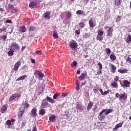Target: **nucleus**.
<instances>
[{
    "label": "nucleus",
    "instance_id": "obj_38",
    "mask_svg": "<svg viewBox=\"0 0 131 131\" xmlns=\"http://www.w3.org/2000/svg\"><path fill=\"white\" fill-rule=\"evenodd\" d=\"M53 36L54 37V38L57 39L59 38V36L58 35V33L57 32H54L53 33Z\"/></svg>",
    "mask_w": 131,
    "mask_h": 131
},
{
    "label": "nucleus",
    "instance_id": "obj_26",
    "mask_svg": "<svg viewBox=\"0 0 131 131\" xmlns=\"http://www.w3.org/2000/svg\"><path fill=\"white\" fill-rule=\"evenodd\" d=\"M70 47L72 49H76L77 48V43L72 42L70 43Z\"/></svg>",
    "mask_w": 131,
    "mask_h": 131
},
{
    "label": "nucleus",
    "instance_id": "obj_43",
    "mask_svg": "<svg viewBox=\"0 0 131 131\" xmlns=\"http://www.w3.org/2000/svg\"><path fill=\"white\" fill-rule=\"evenodd\" d=\"M7 35H4L1 37L2 41H6L7 40Z\"/></svg>",
    "mask_w": 131,
    "mask_h": 131
},
{
    "label": "nucleus",
    "instance_id": "obj_28",
    "mask_svg": "<svg viewBox=\"0 0 131 131\" xmlns=\"http://www.w3.org/2000/svg\"><path fill=\"white\" fill-rule=\"evenodd\" d=\"M46 100L47 102H49V103H55V100H54L53 99L51 98V97L49 96L46 97Z\"/></svg>",
    "mask_w": 131,
    "mask_h": 131
},
{
    "label": "nucleus",
    "instance_id": "obj_13",
    "mask_svg": "<svg viewBox=\"0 0 131 131\" xmlns=\"http://www.w3.org/2000/svg\"><path fill=\"white\" fill-rule=\"evenodd\" d=\"M108 66L109 67H111V68H112L111 72L112 73H115V72H116V69H117L116 66H114V64L112 63H110Z\"/></svg>",
    "mask_w": 131,
    "mask_h": 131
},
{
    "label": "nucleus",
    "instance_id": "obj_19",
    "mask_svg": "<svg viewBox=\"0 0 131 131\" xmlns=\"http://www.w3.org/2000/svg\"><path fill=\"white\" fill-rule=\"evenodd\" d=\"M51 12L48 11H47L45 13L43 14L44 18H46V19H50L51 18Z\"/></svg>",
    "mask_w": 131,
    "mask_h": 131
},
{
    "label": "nucleus",
    "instance_id": "obj_2",
    "mask_svg": "<svg viewBox=\"0 0 131 131\" xmlns=\"http://www.w3.org/2000/svg\"><path fill=\"white\" fill-rule=\"evenodd\" d=\"M105 30H106L107 36L108 37H112L113 36V28L111 27H108L107 26H105L104 28Z\"/></svg>",
    "mask_w": 131,
    "mask_h": 131
},
{
    "label": "nucleus",
    "instance_id": "obj_63",
    "mask_svg": "<svg viewBox=\"0 0 131 131\" xmlns=\"http://www.w3.org/2000/svg\"><path fill=\"white\" fill-rule=\"evenodd\" d=\"M77 74H78V75H79V74H80V70L78 69L77 70V72H76Z\"/></svg>",
    "mask_w": 131,
    "mask_h": 131
},
{
    "label": "nucleus",
    "instance_id": "obj_14",
    "mask_svg": "<svg viewBox=\"0 0 131 131\" xmlns=\"http://www.w3.org/2000/svg\"><path fill=\"white\" fill-rule=\"evenodd\" d=\"M87 75L88 74L86 73V72H84L79 77V80H83V79H85V77H86Z\"/></svg>",
    "mask_w": 131,
    "mask_h": 131
},
{
    "label": "nucleus",
    "instance_id": "obj_16",
    "mask_svg": "<svg viewBox=\"0 0 131 131\" xmlns=\"http://www.w3.org/2000/svg\"><path fill=\"white\" fill-rule=\"evenodd\" d=\"M11 48H14V50H20V46L16 42L12 43Z\"/></svg>",
    "mask_w": 131,
    "mask_h": 131
},
{
    "label": "nucleus",
    "instance_id": "obj_27",
    "mask_svg": "<svg viewBox=\"0 0 131 131\" xmlns=\"http://www.w3.org/2000/svg\"><path fill=\"white\" fill-rule=\"evenodd\" d=\"M97 35H100L101 36H103L104 35V31L101 29H98L97 31Z\"/></svg>",
    "mask_w": 131,
    "mask_h": 131
},
{
    "label": "nucleus",
    "instance_id": "obj_55",
    "mask_svg": "<svg viewBox=\"0 0 131 131\" xmlns=\"http://www.w3.org/2000/svg\"><path fill=\"white\" fill-rule=\"evenodd\" d=\"M34 29H35V28H34V27H33V26H31V27H29V31H33L34 30Z\"/></svg>",
    "mask_w": 131,
    "mask_h": 131
},
{
    "label": "nucleus",
    "instance_id": "obj_23",
    "mask_svg": "<svg viewBox=\"0 0 131 131\" xmlns=\"http://www.w3.org/2000/svg\"><path fill=\"white\" fill-rule=\"evenodd\" d=\"M7 55L9 57L13 56V55H14V49L11 48L10 49V51L8 52Z\"/></svg>",
    "mask_w": 131,
    "mask_h": 131
},
{
    "label": "nucleus",
    "instance_id": "obj_4",
    "mask_svg": "<svg viewBox=\"0 0 131 131\" xmlns=\"http://www.w3.org/2000/svg\"><path fill=\"white\" fill-rule=\"evenodd\" d=\"M21 97V94H13L9 98L10 102H12L13 100H15L16 98H20Z\"/></svg>",
    "mask_w": 131,
    "mask_h": 131
},
{
    "label": "nucleus",
    "instance_id": "obj_56",
    "mask_svg": "<svg viewBox=\"0 0 131 131\" xmlns=\"http://www.w3.org/2000/svg\"><path fill=\"white\" fill-rule=\"evenodd\" d=\"M109 93H110V90H107L106 91H105L104 92H103V96H106V95H108V94H109Z\"/></svg>",
    "mask_w": 131,
    "mask_h": 131
},
{
    "label": "nucleus",
    "instance_id": "obj_18",
    "mask_svg": "<svg viewBox=\"0 0 131 131\" xmlns=\"http://www.w3.org/2000/svg\"><path fill=\"white\" fill-rule=\"evenodd\" d=\"M36 6H37V3L35 1L31 2L29 4V8L31 9H33V8L36 7Z\"/></svg>",
    "mask_w": 131,
    "mask_h": 131
},
{
    "label": "nucleus",
    "instance_id": "obj_36",
    "mask_svg": "<svg viewBox=\"0 0 131 131\" xmlns=\"http://www.w3.org/2000/svg\"><path fill=\"white\" fill-rule=\"evenodd\" d=\"M97 40H99V41H101V40H103V36H101L99 35H97L96 37Z\"/></svg>",
    "mask_w": 131,
    "mask_h": 131
},
{
    "label": "nucleus",
    "instance_id": "obj_8",
    "mask_svg": "<svg viewBox=\"0 0 131 131\" xmlns=\"http://www.w3.org/2000/svg\"><path fill=\"white\" fill-rule=\"evenodd\" d=\"M21 66V61L18 60L15 64H14V66L13 67V70L15 71H17L18 69H19V67Z\"/></svg>",
    "mask_w": 131,
    "mask_h": 131
},
{
    "label": "nucleus",
    "instance_id": "obj_7",
    "mask_svg": "<svg viewBox=\"0 0 131 131\" xmlns=\"http://www.w3.org/2000/svg\"><path fill=\"white\" fill-rule=\"evenodd\" d=\"M37 112V109H36V107H33L31 111V115L32 117L35 118L36 116H37V113L36 112Z\"/></svg>",
    "mask_w": 131,
    "mask_h": 131
},
{
    "label": "nucleus",
    "instance_id": "obj_42",
    "mask_svg": "<svg viewBox=\"0 0 131 131\" xmlns=\"http://www.w3.org/2000/svg\"><path fill=\"white\" fill-rule=\"evenodd\" d=\"M78 25L79 26V27L81 28H83L84 26H85V24L81 22L78 24Z\"/></svg>",
    "mask_w": 131,
    "mask_h": 131
},
{
    "label": "nucleus",
    "instance_id": "obj_10",
    "mask_svg": "<svg viewBox=\"0 0 131 131\" xmlns=\"http://www.w3.org/2000/svg\"><path fill=\"white\" fill-rule=\"evenodd\" d=\"M48 105H49V102L47 101V99H43L41 104V106L42 107V108H48Z\"/></svg>",
    "mask_w": 131,
    "mask_h": 131
},
{
    "label": "nucleus",
    "instance_id": "obj_62",
    "mask_svg": "<svg viewBox=\"0 0 131 131\" xmlns=\"http://www.w3.org/2000/svg\"><path fill=\"white\" fill-rule=\"evenodd\" d=\"M85 83H86V81H84V82L81 83V85H80V86H83V85H85Z\"/></svg>",
    "mask_w": 131,
    "mask_h": 131
},
{
    "label": "nucleus",
    "instance_id": "obj_39",
    "mask_svg": "<svg viewBox=\"0 0 131 131\" xmlns=\"http://www.w3.org/2000/svg\"><path fill=\"white\" fill-rule=\"evenodd\" d=\"M98 91H99V85H96L95 88L93 89V92H94V93H98Z\"/></svg>",
    "mask_w": 131,
    "mask_h": 131
},
{
    "label": "nucleus",
    "instance_id": "obj_53",
    "mask_svg": "<svg viewBox=\"0 0 131 131\" xmlns=\"http://www.w3.org/2000/svg\"><path fill=\"white\" fill-rule=\"evenodd\" d=\"M35 53L37 55H42V52L41 50H36Z\"/></svg>",
    "mask_w": 131,
    "mask_h": 131
},
{
    "label": "nucleus",
    "instance_id": "obj_46",
    "mask_svg": "<svg viewBox=\"0 0 131 131\" xmlns=\"http://www.w3.org/2000/svg\"><path fill=\"white\" fill-rule=\"evenodd\" d=\"M6 124H7V125H8V126H11V125H12V122H11V121L10 120H8L6 121Z\"/></svg>",
    "mask_w": 131,
    "mask_h": 131
},
{
    "label": "nucleus",
    "instance_id": "obj_61",
    "mask_svg": "<svg viewBox=\"0 0 131 131\" xmlns=\"http://www.w3.org/2000/svg\"><path fill=\"white\" fill-rule=\"evenodd\" d=\"M79 90H80V88H79V85H76V90L79 91Z\"/></svg>",
    "mask_w": 131,
    "mask_h": 131
},
{
    "label": "nucleus",
    "instance_id": "obj_34",
    "mask_svg": "<svg viewBox=\"0 0 131 131\" xmlns=\"http://www.w3.org/2000/svg\"><path fill=\"white\" fill-rule=\"evenodd\" d=\"M97 66H98L97 67V69H102L103 68V65L100 61L97 62Z\"/></svg>",
    "mask_w": 131,
    "mask_h": 131
},
{
    "label": "nucleus",
    "instance_id": "obj_47",
    "mask_svg": "<svg viewBox=\"0 0 131 131\" xmlns=\"http://www.w3.org/2000/svg\"><path fill=\"white\" fill-rule=\"evenodd\" d=\"M77 65V61H74L73 63L71 64L72 67H75Z\"/></svg>",
    "mask_w": 131,
    "mask_h": 131
},
{
    "label": "nucleus",
    "instance_id": "obj_15",
    "mask_svg": "<svg viewBox=\"0 0 131 131\" xmlns=\"http://www.w3.org/2000/svg\"><path fill=\"white\" fill-rule=\"evenodd\" d=\"M118 72L119 73H121V74H125V73H127V72H128V70H127V69H119L118 70Z\"/></svg>",
    "mask_w": 131,
    "mask_h": 131
},
{
    "label": "nucleus",
    "instance_id": "obj_50",
    "mask_svg": "<svg viewBox=\"0 0 131 131\" xmlns=\"http://www.w3.org/2000/svg\"><path fill=\"white\" fill-rule=\"evenodd\" d=\"M121 20V16H120L119 15H117L116 21V22H120Z\"/></svg>",
    "mask_w": 131,
    "mask_h": 131
},
{
    "label": "nucleus",
    "instance_id": "obj_33",
    "mask_svg": "<svg viewBox=\"0 0 131 131\" xmlns=\"http://www.w3.org/2000/svg\"><path fill=\"white\" fill-rule=\"evenodd\" d=\"M130 41H131V35H127V37L126 39V42H127V43H130Z\"/></svg>",
    "mask_w": 131,
    "mask_h": 131
},
{
    "label": "nucleus",
    "instance_id": "obj_52",
    "mask_svg": "<svg viewBox=\"0 0 131 131\" xmlns=\"http://www.w3.org/2000/svg\"><path fill=\"white\" fill-rule=\"evenodd\" d=\"M23 106H24L25 108H28L29 107V103L25 102V103L23 104Z\"/></svg>",
    "mask_w": 131,
    "mask_h": 131
},
{
    "label": "nucleus",
    "instance_id": "obj_32",
    "mask_svg": "<svg viewBox=\"0 0 131 131\" xmlns=\"http://www.w3.org/2000/svg\"><path fill=\"white\" fill-rule=\"evenodd\" d=\"M49 120L50 121H51V122H54V121L56 120V117L54 116V115H52L50 117Z\"/></svg>",
    "mask_w": 131,
    "mask_h": 131
},
{
    "label": "nucleus",
    "instance_id": "obj_41",
    "mask_svg": "<svg viewBox=\"0 0 131 131\" xmlns=\"http://www.w3.org/2000/svg\"><path fill=\"white\" fill-rule=\"evenodd\" d=\"M102 74V69H98L97 70L96 75H101Z\"/></svg>",
    "mask_w": 131,
    "mask_h": 131
},
{
    "label": "nucleus",
    "instance_id": "obj_30",
    "mask_svg": "<svg viewBox=\"0 0 131 131\" xmlns=\"http://www.w3.org/2000/svg\"><path fill=\"white\" fill-rule=\"evenodd\" d=\"M112 86L114 89H118V84H117V82L113 81V83L111 84Z\"/></svg>",
    "mask_w": 131,
    "mask_h": 131
},
{
    "label": "nucleus",
    "instance_id": "obj_54",
    "mask_svg": "<svg viewBox=\"0 0 131 131\" xmlns=\"http://www.w3.org/2000/svg\"><path fill=\"white\" fill-rule=\"evenodd\" d=\"M75 34H77V35H79L80 34V29H78L75 31Z\"/></svg>",
    "mask_w": 131,
    "mask_h": 131
},
{
    "label": "nucleus",
    "instance_id": "obj_25",
    "mask_svg": "<svg viewBox=\"0 0 131 131\" xmlns=\"http://www.w3.org/2000/svg\"><path fill=\"white\" fill-rule=\"evenodd\" d=\"M7 108H8L7 104H5L3 106H2V107L1 108L2 113H5V111H6V110H7Z\"/></svg>",
    "mask_w": 131,
    "mask_h": 131
},
{
    "label": "nucleus",
    "instance_id": "obj_40",
    "mask_svg": "<svg viewBox=\"0 0 131 131\" xmlns=\"http://www.w3.org/2000/svg\"><path fill=\"white\" fill-rule=\"evenodd\" d=\"M22 69L25 71V72H28V66L25 65Z\"/></svg>",
    "mask_w": 131,
    "mask_h": 131
},
{
    "label": "nucleus",
    "instance_id": "obj_9",
    "mask_svg": "<svg viewBox=\"0 0 131 131\" xmlns=\"http://www.w3.org/2000/svg\"><path fill=\"white\" fill-rule=\"evenodd\" d=\"M123 84L122 85V86H123L124 88H129V85H130V82H129L127 80H123Z\"/></svg>",
    "mask_w": 131,
    "mask_h": 131
},
{
    "label": "nucleus",
    "instance_id": "obj_49",
    "mask_svg": "<svg viewBox=\"0 0 131 131\" xmlns=\"http://www.w3.org/2000/svg\"><path fill=\"white\" fill-rule=\"evenodd\" d=\"M115 98L116 99H117V98L119 99V100H120V94L118 93H116Z\"/></svg>",
    "mask_w": 131,
    "mask_h": 131
},
{
    "label": "nucleus",
    "instance_id": "obj_59",
    "mask_svg": "<svg viewBox=\"0 0 131 131\" xmlns=\"http://www.w3.org/2000/svg\"><path fill=\"white\" fill-rule=\"evenodd\" d=\"M89 36H90L89 35V34H88V33H85L84 35H83V38H88V37H89Z\"/></svg>",
    "mask_w": 131,
    "mask_h": 131
},
{
    "label": "nucleus",
    "instance_id": "obj_64",
    "mask_svg": "<svg viewBox=\"0 0 131 131\" xmlns=\"http://www.w3.org/2000/svg\"><path fill=\"white\" fill-rule=\"evenodd\" d=\"M6 23H12V20L8 19L6 21Z\"/></svg>",
    "mask_w": 131,
    "mask_h": 131
},
{
    "label": "nucleus",
    "instance_id": "obj_3",
    "mask_svg": "<svg viewBox=\"0 0 131 131\" xmlns=\"http://www.w3.org/2000/svg\"><path fill=\"white\" fill-rule=\"evenodd\" d=\"M34 75L36 76V78H42L45 76V75L38 70L35 71Z\"/></svg>",
    "mask_w": 131,
    "mask_h": 131
},
{
    "label": "nucleus",
    "instance_id": "obj_48",
    "mask_svg": "<svg viewBox=\"0 0 131 131\" xmlns=\"http://www.w3.org/2000/svg\"><path fill=\"white\" fill-rule=\"evenodd\" d=\"M59 96H60V94L56 93L53 95V99H57V98H58V97H59Z\"/></svg>",
    "mask_w": 131,
    "mask_h": 131
},
{
    "label": "nucleus",
    "instance_id": "obj_35",
    "mask_svg": "<svg viewBox=\"0 0 131 131\" xmlns=\"http://www.w3.org/2000/svg\"><path fill=\"white\" fill-rule=\"evenodd\" d=\"M66 15L67 19H70V17H71V12L66 11Z\"/></svg>",
    "mask_w": 131,
    "mask_h": 131
},
{
    "label": "nucleus",
    "instance_id": "obj_21",
    "mask_svg": "<svg viewBox=\"0 0 131 131\" xmlns=\"http://www.w3.org/2000/svg\"><path fill=\"white\" fill-rule=\"evenodd\" d=\"M77 15H82L83 16H85V12L84 11L77 10L76 11Z\"/></svg>",
    "mask_w": 131,
    "mask_h": 131
},
{
    "label": "nucleus",
    "instance_id": "obj_58",
    "mask_svg": "<svg viewBox=\"0 0 131 131\" xmlns=\"http://www.w3.org/2000/svg\"><path fill=\"white\" fill-rule=\"evenodd\" d=\"M126 62H128L131 64V58L128 56L126 59Z\"/></svg>",
    "mask_w": 131,
    "mask_h": 131
},
{
    "label": "nucleus",
    "instance_id": "obj_44",
    "mask_svg": "<svg viewBox=\"0 0 131 131\" xmlns=\"http://www.w3.org/2000/svg\"><path fill=\"white\" fill-rule=\"evenodd\" d=\"M24 113V111H19L18 113V115L19 117H22V116H23Z\"/></svg>",
    "mask_w": 131,
    "mask_h": 131
},
{
    "label": "nucleus",
    "instance_id": "obj_60",
    "mask_svg": "<svg viewBox=\"0 0 131 131\" xmlns=\"http://www.w3.org/2000/svg\"><path fill=\"white\" fill-rule=\"evenodd\" d=\"M0 11L2 13H5V9L0 7Z\"/></svg>",
    "mask_w": 131,
    "mask_h": 131
},
{
    "label": "nucleus",
    "instance_id": "obj_1",
    "mask_svg": "<svg viewBox=\"0 0 131 131\" xmlns=\"http://www.w3.org/2000/svg\"><path fill=\"white\" fill-rule=\"evenodd\" d=\"M113 112V109L112 108H105L103 109L100 113L98 115V118L99 120L102 121V120H104L106 119V116L105 115H108L110 113Z\"/></svg>",
    "mask_w": 131,
    "mask_h": 131
},
{
    "label": "nucleus",
    "instance_id": "obj_57",
    "mask_svg": "<svg viewBox=\"0 0 131 131\" xmlns=\"http://www.w3.org/2000/svg\"><path fill=\"white\" fill-rule=\"evenodd\" d=\"M6 32L7 31V29L6 28H2L0 29V33H2V32Z\"/></svg>",
    "mask_w": 131,
    "mask_h": 131
},
{
    "label": "nucleus",
    "instance_id": "obj_37",
    "mask_svg": "<svg viewBox=\"0 0 131 131\" xmlns=\"http://www.w3.org/2000/svg\"><path fill=\"white\" fill-rule=\"evenodd\" d=\"M105 51L106 53V55L110 56V54H111V50H110V48H106Z\"/></svg>",
    "mask_w": 131,
    "mask_h": 131
},
{
    "label": "nucleus",
    "instance_id": "obj_12",
    "mask_svg": "<svg viewBox=\"0 0 131 131\" xmlns=\"http://www.w3.org/2000/svg\"><path fill=\"white\" fill-rule=\"evenodd\" d=\"M122 3V0H114L113 2V4L116 7H119V6H121Z\"/></svg>",
    "mask_w": 131,
    "mask_h": 131
},
{
    "label": "nucleus",
    "instance_id": "obj_31",
    "mask_svg": "<svg viewBox=\"0 0 131 131\" xmlns=\"http://www.w3.org/2000/svg\"><path fill=\"white\" fill-rule=\"evenodd\" d=\"M76 108L78 109V110H80L81 111H82V110H83V107H82V105L79 103L77 104Z\"/></svg>",
    "mask_w": 131,
    "mask_h": 131
},
{
    "label": "nucleus",
    "instance_id": "obj_5",
    "mask_svg": "<svg viewBox=\"0 0 131 131\" xmlns=\"http://www.w3.org/2000/svg\"><path fill=\"white\" fill-rule=\"evenodd\" d=\"M123 123H124V121H121L117 125H116L115 127L113 128V131L118 130V128H120V127H122V125H123Z\"/></svg>",
    "mask_w": 131,
    "mask_h": 131
},
{
    "label": "nucleus",
    "instance_id": "obj_20",
    "mask_svg": "<svg viewBox=\"0 0 131 131\" xmlns=\"http://www.w3.org/2000/svg\"><path fill=\"white\" fill-rule=\"evenodd\" d=\"M19 31L21 33H24V32H26L27 31V29L25 26H23L20 28Z\"/></svg>",
    "mask_w": 131,
    "mask_h": 131
},
{
    "label": "nucleus",
    "instance_id": "obj_6",
    "mask_svg": "<svg viewBox=\"0 0 131 131\" xmlns=\"http://www.w3.org/2000/svg\"><path fill=\"white\" fill-rule=\"evenodd\" d=\"M127 101V94L125 92H123V94H121L120 96V101Z\"/></svg>",
    "mask_w": 131,
    "mask_h": 131
},
{
    "label": "nucleus",
    "instance_id": "obj_17",
    "mask_svg": "<svg viewBox=\"0 0 131 131\" xmlns=\"http://www.w3.org/2000/svg\"><path fill=\"white\" fill-rule=\"evenodd\" d=\"M93 106H94V102H93V101H90L86 107L87 111H90V110L92 109Z\"/></svg>",
    "mask_w": 131,
    "mask_h": 131
},
{
    "label": "nucleus",
    "instance_id": "obj_22",
    "mask_svg": "<svg viewBox=\"0 0 131 131\" xmlns=\"http://www.w3.org/2000/svg\"><path fill=\"white\" fill-rule=\"evenodd\" d=\"M25 77H27V75H24L19 77H18L16 80V81H20V80H24L25 79Z\"/></svg>",
    "mask_w": 131,
    "mask_h": 131
},
{
    "label": "nucleus",
    "instance_id": "obj_45",
    "mask_svg": "<svg viewBox=\"0 0 131 131\" xmlns=\"http://www.w3.org/2000/svg\"><path fill=\"white\" fill-rule=\"evenodd\" d=\"M119 80V77L116 76L114 78V82H117V81H118Z\"/></svg>",
    "mask_w": 131,
    "mask_h": 131
},
{
    "label": "nucleus",
    "instance_id": "obj_24",
    "mask_svg": "<svg viewBox=\"0 0 131 131\" xmlns=\"http://www.w3.org/2000/svg\"><path fill=\"white\" fill-rule=\"evenodd\" d=\"M39 115H41V116H43L45 114H46V111L43 108H41L39 111Z\"/></svg>",
    "mask_w": 131,
    "mask_h": 131
},
{
    "label": "nucleus",
    "instance_id": "obj_11",
    "mask_svg": "<svg viewBox=\"0 0 131 131\" xmlns=\"http://www.w3.org/2000/svg\"><path fill=\"white\" fill-rule=\"evenodd\" d=\"M89 24L90 28H94L95 26H96V25L94 23V20H93V18H91L89 20Z\"/></svg>",
    "mask_w": 131,
    "mask_h": 131
},
{
    "label": "nucleus",
    "instance_id": "obj_51",
    "mask_svg": "<svg viewBox=\"0 0 131 131\" xmlns=\"http://www.w3.org/2000/svg\"><path fill=\"white\" fill-rule=\"evenodd\" d=\"M67 96H68V94L62 93L61 95L60 96V98H65V97H67Z\"/></svg>",
    "mask_w": 131,
    "mask_h": 131
},
{
    "label": "nucleus",
    "instance_id": "obj_29",
    "mask_svg": "<svg viewBox=\"0 0 131 131\" xmlns=\"http://www.w3.org/2000/svg\"><path fill=\"white\" fill-rule=\"evenodd\" d=\"M110 58L111 59V60H112V61H115V60H116V56H115V55H114V53H113V54H111Z\"/></svg>",
    "mask_w": 131,
    "mask_h": 131
}]
</instances>
